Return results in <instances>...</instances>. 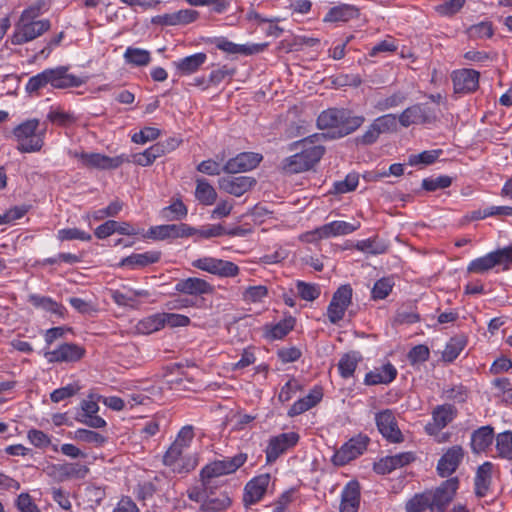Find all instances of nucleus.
<instances>
[{"label": "nucleus", "instance_id": "f257e3e1", "mask_svg": "<svg viewBox=\"0 0 512 512\" xmlns=\"http://www.w3.org/2000/svg\"><path fill=\"white\" fill-rule=\"evenodd\" d=\"M365 122L362 115H354L344 108H329L320 113L317 118L319 129H331L332 138H342L356 131Z\"/></svg>", "mask_w": 512, "mask_h": 512}, {"label": "nucleus", "instance_id": "f03ea898", "mask_svg": "<svg viewBox=\"0 0 512 512\" xmlns=\"http://www.w3.org/2000/svg\"><path fill=\"white\" fill-rule=\"evenodd\" d=\"M314 138H318V135L293 143V149L301 150L283 160L282 169L286 173L295 174L310 170L322 158L325 149L321 145H314Z\"/></svg>", "mask_w": 512, "mask_h": 512}, {"label": "nucleus", "instance_id": "7ed1b4c3", "mask_svg": "<svg viewBox=\"0 0 512 512\" xmlns=\"http://www.w3.org/2000/svg\"><path fill=\"white\" fill-rule=\"evenodd\" d=\"M40 15V7L31 6L25 9L19 21L15 25L11 42L14 45H21L32 41L51 28L48 19L36 20Z\"/></svg>", "mask_w": 512, "mask_h": 512}, {"label": "nucleus", "instance_id": "20e7f679", "mask_svg": "<svg viewBox=\"0 0 512 512\" xmlns=\"http://www.w3.org/2000/svg\"><path fill=\"white\" fill-rule=\"evenodd\" d=\"M38 119H29L13 129V136L17 141V150L21 153L38 152L44 145L45 130L39 129Z\"/></svg>", "mask_w": 512, "mask_h": 512}, {"label": "nucleus", "instance_id": "39448f33", "mask_svg": "<svg viewBox=\"0 0 512 512\" xmlns=\"http://www.w3.org/2000/svg\"><path fill=\"white\" fill-rule=\"evenodd\" d=\"M505 265L504 269H508L509 264H512V246L492 251L482 257L472 260L467 271L469 273L484 274L497 265Z\"/></svg>", "mask_w": 512, "mask_h": 512}, {"label": "nucleus", "instance_id": "423d86ee", "mask_svg": "<svg viewBox=\"0 0 512 512\" xmlns=\"http://www.w3.org/2000/svg\"><path fill=\"white\" fill-rule=\"evenodd\" d=\"M247 460V455L239 453L233 457L213 461L204 466L200 472L201 482L210 483L212 478L232 474L236 472Z\"/></svg>", "mask_w": 512, "mask_h": 512}, {"label": "nucleus", "instance_id": "0eeeda50", "mask_svg": "<svg viewBox=\"0 0 512 512\" xmlns=\"http://www.w3.org/2000/svg\"><path fill=\"white\" fill-rule=\"evenodd\" d=\"M69 155L81 161L82 165L88 168L97 169H116L123 163L129 162L125 155L109 157L100 153H85L78 151H69Z\"/></svg>", "mask_w": 512, "mask_h": 512}, {"label": "nucleus", "instance_id": "6e6552de", "mask_svg": "<svg viewBox=\"0 0 512 512\" xmlns=\"http://www.w3.org/2000/svg\"><path fill=\"white\" fill-rule=\"evenodd\" d=\"M192 266L220 277H235L239 274V267L227 260L213 257H203L192 262Z\"/></svg>", "mask_w": 512, "mask_h": 512}, {"label": "nucleus", "instance_id": "1a4fd4ad", "mask_svg": "<svg viewBox=\"0 0 512 512\" xmlns=\"http://www.w3.org/2000/svg\"><path fill=\"white\" fill-rule=\"evenodd\" d=\"M369 438L366 435L359 434L351 438L342 447L337 450L333 456V463L338 466H343L354 460L366 450Z\"/></svg>", "mask_w": 512, "mask_h": 512}, {"label": "nucleus", "instance_id": "9d476101", "mask_svg": "<svg viewBox=\"0 0 512 512\" xmlns=\"http://www.w3.org/2000/svg\"><path fill=\"white\" fill-rule=\"evenodd\" d=\"M186 447L179 443H172L164 455L163 462L176 473H188L196 466V462L191 457L184 454Z\"/></svg>", "mask_w": 512, "mask_h": 512}, {"label": "nucleus", "instance_id": "9b49d317", "mask_svg": "<svg viewBox=\"0 0 512 512\" xmlns=\"http://www.w3.org/2000/svg\"><path fill=\"white\" fill-rule=\"evenodd\" d=\"M69 66H57L45 69L48 85L55 89H67L79 87L85 83V79L69 73Z\"/></svg>", "mask_w": 512, "mask_h": 512}, {"label": "nucleus", "instance_id": "f8f14e48", "mask_svg": "<svg viewBox=\"0 0 512 512\" xmlns=\"http://www.w3.org/2000/svg\"><path fill=\"white\" fill-rule=\"evenodd\" d=\"M458 488V480L450 478L445 480L436 490H428L431 512H444L446 506L451 502Z\"/></svg>", "mask_w": 512, "mask_h": 512}, {"label": "nucleus", "instance_id": "ddd939ff", "mask_svg": "<svg viewBox=\"0 0 512 512\" xmlns=\"http://www.w3.org/2000/svg\"><path fill=\"white\" fill-rule=\"evenodd\" d=\"M196 233L193 228L185 223L165 224L153 226L148 230V237L156 240L186 238Z\"/></svg>", "mask_w": 512, "mask_h": 512}, {"label": "nucleus", "instance_id": "4468645a", "mask_svg": "<svg viewBox=\"0 0 512 512\" xmlns=\"http://www.w3.org/2000/svg\"><path fill=\"white\" fill-rule=\"evenodd\" d=\"M299 440V435L295 432L281 433L269 439L265 449L268 463H272L285 453L289 448L295 446Z\"/></svg>", "mask_w": 512, "mask_h": 512}, {"label": "nucleus", "instance_id": "2eb2a0df", "mask_svg": "<svg viewBox=\"0 0 512 512\" xmlns=\"http://www.w3.org/2000/svg\"><path fill=\"white\" fill-rule=\"evenodd\" d=\"M375 421L379 432L384 438L393 443L402 441V433L398 428L394 413L389 410H383L376 414Z\"/></svg>", "mask_w": 512, "mask_h": 512}, {"label": "nucleus", "instance_id": "dca6fc26", "mask_svg": "<svg viewBox=\"0 0 512 512\" xmlns=\"http://www.w3.org/2000/svg\"><path fill=\"white\" fill-rule=\"evenodd\" d=\"M457 415L456 408L451 404L438 405L432 411V422L425 426L429 435H436L440 430L451 423Z\"/></svg>", "mask_w": 512, "mask_h": 512}, {"label": "nucleus", "instance_id": "f3484780", "mask_svg": "<svg viewBox=\"0 0 512 512\" xmlns=\"http://www.w3.org/2000/svg\"><path fill=\"white\" fill-rule=\"evenodd\" d=\"M261 160L262 155L258 153L243 152L229 159L223 166V171L229 174L249 171L256 168Z\"/></svg>", "mask_w": 512, "mask_h": 512}, {"label": "nucleus", "instance_id": "a211bd4d", "mask_svg": "<svg viewBox=\"0 0 512 512\" xmlns=\"http://www.w3.org/2000/svg\"><path fill=\"white\" fill-rule=\"evenodd\" d=\"M479 72L473 69H460L452 73L455 93H471L479 86Z\"/></svg>", "mask_w": 512, "mask_h": 512}, {"label": "nucleus", "instance_id": "6ab92c4d", "mask_svg": "<svg viewBox=\"0 0 512 512\" xmlns=\"http://www.w3.org/2000/svg\"><path fill=\"white\" fill-rule=\"evenodd\" d=\"M175 291L191 296H201L205 294H212L214 292V287L202 278L188 277L176 282Z\"/></svg>", "mask_w": 512, "mask_h": 512}, {"label": "nucleus", "instance_id": "aec40b11", "mask_svg": "<svg viewBox=\"0 0 512 512\" xmlns=\"http://www.w3.org/2000/svg\"><path fill=\"white\" fill-rule=\"evenodd\" d=\"M269 474H261L250 480L244 489L243 501L245 505H252L258 502L265 494L270 483Z\"/></svg>", "mask_w": 512, "mask_h": 512}, {"label": "nucleus", "instance_id": "412c9836", "mask_svg": "<svg viewBox=\"0 0 512 512\" xmlns=\"http://www.w3.org/2000/svg\"><path fill=\"white\" fill-rule=\"evenodd\" d=\"M464 457V450L461 446L455 445L449 448L440 458L437 464V471L441 477L450 476L458 468Z\"/></svg>", "mask_w": 512, "mask_h": 512}, {"label": "nucleus", "instance_id": "4be33fe9", "mask_svg": "<svg viewBox=\"0 0 512 512\" xmlns=\"http://www.w3.org/2000/svg\"><path fill=\"white\" fill-rule=\"evenodd\" d=\"M85 350L73 343H65L57 349L45 353V357L49 362H75L80 360Z\"/></svg>", "mask_w": 512, "mask_h": 512}, {"label": "nucleus", "instance_id": "5701e85b", "mask_svg": "<svg viewBox=\"0 0 512 512\" xmlns=\"http://www.w3.org/2000/svg\"><path fill=\"white\" fill-rule=\"evenodd\" d=\"M414 460L415 455L412 452H403L393 456H387L374 464V471L381 475L388 474L397 468L410 464Z\"/></svg>", "mask_w": 512, "mask_h": 512}, {"label": "nucleus", "instance_id": "b1692460", "mask_svg": "<svg viewBox=\"0 0 512 512\" xmlns=\"http://www.w3.org/2000/svg\"><path fill=\"white\" fill-rule=\"evenodd\" d=\"M219 184L225 192L239 197L249 191L256 184V180L248 176L225 177Z\"/></svg>", "mask_w": 512, "mask_h": 512}, {"label": "nucleus", "instance_id": "393cba45", "mask_svg": "<svg viewBox=\"0 0 512 512\" xmlns=\"http://www.w3.org/2000/svg\"><path fill=\"white\" fill-rule=\"evenodd\" d=\"M360 227V222L349 223L346 221H332L316 230L320 238H329L332 236H342L356 231Z\"/></svg>", "mask_w": 512, "mask_h": 512}, {"label": "nucleus", "instance_id": "a878e982", "mask_svg": "<svg viewBox=\"0 0 512 512\" xmlns=\"http://www.w3.org/2000/svg\"><path fill=\"white\" fill-rule=\"evenodd\" d=\"M360 503V487L358 482L350 481L341 494L340 512H357Z\"/></svg>", "mask_w": 512, "mask_h": 512}, {"label": "nucleus", "instance_id": "bb28decb", "mask_svg": "<svg viewBox=\"0 0 512 512\" xmlns=\"http://www.w3.org/2000/svg\"><path fill=\"white\" fill-rule=\"evenodd\" d=\"M399 122L403 127H409L413 124L430 123L431 117L424 107L416 104L408 107L399 115Z\"/></svg>", "mask_w": 512, "mask_h": 512}, {"label": "nucleus", "instance_id": "cd10ccee", "mask_svg": "<svg viewBox=\"0 0 512 512\" xmlns=\"http://www.w3.org/2000/svg\"><path fill=\"white\" fill-rule=\"evenodd\" d=\"M320 387H315L307 396L296 401L288 410V416L295 417L316 406L322 399Z\"/></svg>", "mask_w": 512, "mask_h": 512}, {"label": "nucleus", "instance_id": "c85d7f7f", "mask_svg": "<svg viewBox=\"0 0 512 512\" xmlns=\"http://www.w3.org/2000/svg\"><path fill=\"white\" fill-rule=\"evenodd\" d=\"M161 253L158 251H147L135 253L121 260L119 266L130 267L131 269L143 268L159 261Z\"/></svg>", "mask_w": 512, "mask_h": 512}, {"label": "nucleus", "instance_id": "c756f323", "mask_svg": "<svg viewBox=\"0 0 512 512\" xmlns=\"http://www.w3.org/2000/svg\"><path fill=\"white\" fill-rule=\"evenodd\" d=\"M396 375V368L392 364L387 363L382 367L367 373L365 376V383L367 385L389 384L396 378Z\"/></svg>", "mask_w": 512, "mask_h": 512}, {"label": "nucleus", "instance_id": "7c9ffc66", "mask_svg": "<svg viewBox=\"0 0 512 512\" xmlns=\"http://www.w3.org/2000/svg\"><path fill=\"white\" fill-rule=\"evenodd\" d=\"M231 505V499L226 492L216 494L210 489L204 504L200 505L201 512H222Z\"/></svg>", "mask_w": 512, "mask_h": 512}, {"label": "nucleus", "instance_id": "2f4dec72", "mask_svg": "<svg viewBox=\"0 0 512 512\" xmlns=\"http://www.w3.org/2000/svg\"><path fill=\"white\" fill-rule=\"evenodd\" d=\"M494 430L491 426H482L471 435V448L475 453L484 452L493 442Z\"/></svg>", "mask_w": 512, "mask_h": 512}, {"label": "nucleus", "instance_id": "473e14b6", "mask_svg": "<svg viewBox=\"0 0 512 512\" xmlns=\"http://www.w3.org/2000/svg\"><path fill=\"white\" fill-rule=\"evenodd\" d=\"M207 60L205 53H196L173 62L175 68L184 75L195 73Z\"/></svg>", "mask_w": 512, "mask_h": 512}, {"label": "nucleus", "instance_id": "72a5a7b5", "mask_svg": "<svg viewBox=\"0 0 512 512\" xmlns=\"http://www.w3.org/2000/svg\"><path fill=\"white\" fill-rule=\"evenodd\" d=\"M358 16V9L355 6L342 4L332 7L324 17L325 22H347Z\"/></svg>", "mask_w": 512, "mask_h": 512}, {"label": "nucleus", "instance_id": "f704fd0d", "mask_svg": "<svg viewBox=\"0 0 512 512\" xmlns=\"http://www.w3.org/2000/svg\"><path fill=\"white\" fill-rule=\"evenodd\" d=\"M492 468V463L485 462L477 469L475 477V493L478 497L485 496L489 489L491 483Z\"/></svg>", "mask_w": 512, "mask_h": 512}, {"label": "nucleus", "instance_id": "c9c22d12", "mask_svg": "<svg viewBox=\"0 0 512 512\" xmlns=\"http://www.w3.org/2000/svg\"><path fill=\"white\" fill-rule=\"evenodd\" d=\"M28 301L36 308L43 309L58 316H63L65 308L50 297L31 294L29 295Z\"/></svg>", "mask_w": 512, "mask_h": 512}, {"label": "nucleus", "instance_id": "e433bc0d", "mask_svg": "<svg viewBox=\"0 0 512 512\" xmlns=\"http://www.w3.org/2000/svg\"><path fill=\"white\" fill-rule=\"evenodd\" d=\"M196 199L204 205H211L217 198V193L209 182L202 178L197 180V186L195 190Z\"/></svg>", "mask_w": 512, "mask_h": 512}, {"label": "nucleus", "instance_id": "4c0bfd02", "mask_svg": "<svg viewBox=\"0 0 512 512\" xmlns=\"http://www.w3.org/2000/svg\"><path fill=\"white\" fill-rule=\"evenodd\" d=\"M466 343V338L462 335L452 337L446 344L445 349L442 353L443 360L447 362L454 361L463 351V349L466 346Z\"/></svg>", "mask_w": 512, "mask_h": 512}, {"label": "nucleus", "instance_id": "58836bf2", "mask_svg": "<svg viewBox=\"0 0 512 512\" xmlns=\"http://www.w3.org/2000/svg\"><path fill=\"white\" fill-rule=\"evenodd\" d=\"M124 59L126 63L134 66H147L151 62V54L142 48L128 47Z\"/></svg>", "mask_w": 512, "mask_h": 512}, {"label": "nucleus", "instance_id": "ea45409f", "mask_svg": "<svg viewBox=\"0 0 512 512\" xmlns=\"http://www.w3.org/2000/svg\"><path fill=\"white\" fill-rule=\"evenodd\" d=\"M214 43H215V46L219 50H222L229 54L250 55V54H253L254 52L259 51V49L256 47L251 48V47H248L245 45H238V44H235V43L227 40L226 38H217V39H215Z\"/></svg>", "mask_w": 512, "mask_h": 512}, {"label": "nucleus", "instance_id": "a19ab883", "mask_svg": "<svg viewBox=\"0 0 512 512\" xmlns=\"http://www.w3.org/2000/svg\"><path fill=\"white\" fill-rule=\"evenodd\" d=\"M294 323L295 320L290 317L271 327H266L265 336L271 340L282 339L293 329Z\"/></svg>", "mask_w": 512, "mask_h": 512}, {"label": "nucleus", "instance_id": "79ce46f5", "mask_svg": "<svg viewBox=\"0 0 512 512\" xmlns=\"http://www.w3.org/2000/svg\"><path fill=\"white\" fill-rule=\"evenodd\" d=\"M163 156V148L161 145L157 143L150 146L142 153H137L133 156L134 163L140 166H149L151 165L157 158Z\"/></svg>", "mask_w": 512, "mask_h": 512}, {"label": "nucleus", "instance_id": "37998d69", "mask_svg": "<svg viewBox=\"0 0 512 512\" xmlns=\"http://www.w3.org/2000/svg\"><path fill=\"white\" fill-rule=\"evenodd\" d=\"M188 214V209L184 203L177 199L169 206L165 207L161 211V215L167 221H177L184 219Z\"/></svg>", "mask_w": 512, "mask_h": 512}, {"label": "nucleus", "instance_id": "c03bdc74", "mask_svg": "<svg viewBox=\"0 0 512 512\" xmlns=\"http://www.w3.org/2000/svg\"><path fill=\"white\" fill-rule=\"evenodd\" d=\"M164 327L162 313H156L139 321L136 329L142 334H151Z\"/></svg>", "mask_w": 512, "mask_h": 512}, {"label": "nucleus", "instance_id": "a18cd8bd", "mask_svg": "<svg viewBox=\"0 0 512 512\" xmlns=\"http://www.w3.org/2000/svg\"><path fill=\"white\" fill-rule=\"evenodd\" d=\"M496 450L501 458L512 460V432L505 431L496 436Z\"/></svg>", "mask_w": 512, "mask_h": 512}, {"label": "nucleus", "instance_id": "49530a36", "mask_svg": "<svg viewBox=\"0 0 512 512\" xmlns=\"http://www.w3.org/2000/svg\"><path fill=\"white\" fill-rule=\"evenodd\" d=\"M394 285L395 282L393 277H384L377 280L371 291L372 298L374 300L385 299L392 291Z\"/></svg>", "mask_w": 512, "mask_h": 512}, {"label": "nucleus", "instance_id": "de8ad7c7", "mask_svg": "<svg viewBox=\"0 0 512 512\" xmlns=\"http://www.w3.org/2000/svg\"><path fill=\"white\" fill-rule=\"evenodd\" d=\"M358 360L359 357L355 352L347 353L342 356L338 363V369L343 378H349L353 375L357 367Z\"/></svg>", "mask_w": 512, "mask_h": 512}, {"label": "nucleus", "instance_id": "09e8293b", "mask_svg": "<svg viewBox=\"0 0 512 512\" xmlns=\"http://www.w3.org/2000/svg\"><path fill=\"white\" fill-rule=\"evenodd\" d=\"M428 491L414 495L407 503L406 510L408 512H422L426 509L431 510V502Z\"/></svg>", "mask_w": 512, "mask_h": 512}, {"label": "nucleus", "instance_id": "8fccbe9b", "mask_svg": "<svg viewBox=\"0 0 512 512\" xmlns=\"http://www.w3.org/2000/svg\"><path fill=\"white\" fill-rule=\"evenodd\" d=\"M296 289L300 298L306 301H314L321 293L320 287L317 284H310L304 281H297Z\"/></svg>", "mask_w": 512, "mask_h": 512}, {"label": "nucleus", "instance_id": "3c124183", "mask_svg": "<svg viewBox=\"0 0 512 512\" xmlns=\"http://www.w3.org/2000/svg\"><path fill=\"white\" fill-rule=\"evenodd\" d=\"M74 438L78 441L94 444L96 446H101L105 441V437L98 432L79 428L74 433Z\"/></svg>", "mask_w": 512, "mask_h": 512}, {"label": "nucleus", "instance_id": "603ef678", "mask_svg": "<svg viewBox=\"0 0 512 512\" xmlns=\"http://www.w3.org/2000/svg\"><path fill=\"white\" fill-rule=\"evenodd\" d=\"M405 99L406 94L398 91L384 99L379 100L375 107L379 111H385L391 108L398 107L405 101Z\"/></svg>", "mask_w": 512, "mask_h": 512}, {"label": "nucleus", "instance_id": "864d4df0", "mask_svg": "<svg viewBox=\"0 0 512 512\" xmlns=\"http://www.w3.org/2000/svg\"><path fill=\"white\" fill-rule=\"evenodd\" d=\"M45 70L32 76L26 83L25 90L30 95H37L39 91L48 85Z\"/></svg>", "mask_w": 512, "mask_h": 512}, {"label": "nucleus", "instance_id": "5fc2aeb1", "mask_svg": "<svg viewBox=\"0 0 512 512\" xmlns=\"http://www.w3.org/2000/svg\"><path fill=\"white\" fill-rule=\"evenodd\" d=\"M358 182L359 175L357 173H350L344 180L336 181L334 183V190L339 194L348 193L356 189Z\"/></svg>", "mask_w": 512, "mask_h": 512}, {"label": "nucleus", "instance_id": "6e6d98bb", "mask_svg": "<svg viewBox=\"0 0 512 512\" xmlns=\"http://www.w3.org/2000/svg\"><path fill=\"white\" fill-rule=\"evenodd\" d=\"M380 134L396 131L397 118L394 114H386L373 121Z\"/></svg>", "mask_w": 512, "mask_h": 512}, {"label": "nucleus", "instance_id": "4d7b16f0", "mask_svg": "<svg viewBox=\"0 0 512 512\" xmlns=\"http://www.w3.org/2000/svg\"><path fill=\"white\" fill-rule=\"evenodd\" d=\"M356 248L359 251L373 255L382 254L386 251V245L381 242H378L375 239H365L358 241L356 244Z\"/></svg>", "mask_w": 512, "mask_h": 512}, {"label": "nucleus", "instance_id": "13d9d810", "mask_svg": "<svg viewBox=\"0 0 512 512\" xmlns=\"http://www.w3.org/2000/svg\"><path fill=\"white\" fill-rule=\"evenodd\" d=\"M91 235L78 228H65L58 231V239L61 241L81 240L90 241Z\"/></svg>", "mask_w": 512, "mask_h": 512}, {"label": "nucleus", "instance_id": "bf43d9fd", "mask_svg": "<svg viewBox=\"0 0 512 512\" xmlns=\"http://www.w3.org/2000/svg\"><path fill=\"white\" fill-rule=\"evenodd\" d=\"M465 4V0H448L437 5L435 10L442 16H453L459 12Z\"/></svg>", "mask_w": 512, "mask_h": 512}, {"label": "nucleus", "instance_id": "052dcab7", "mask_svg": "<svg viewBox=\"0 0 512 512\" xmlns=\"http://www.w3.org/2000/svg\"><path fill=\"white\" fill-rule=\"evenodd\" d=\"M211 489L210 483L201 482V486H194L187 490V496L191 501L204 504L207 495Z\"/></svg>", "mask_w": 512, "mask_h": 512}, {"label": "nucleus", "instance_id": "680f3d73", "mask_svg": "<svg viewBox=\"0 0 512 512\" xmlns=\"http://www.w3.org/2000/svg\"><path fill=\"white\" fill-rule=\"evenodd\" d=\"M452 179L449 176L443 175L437 178H426L422 181V188L426 191H435L437 189H444L451 185Z\"/></svg>", "mask_w": 512, "mask_h": 512}, {"label": "nucleus", "instance_id": "e2e57ef3", "mask_svg": "<svg viewBox=\"0 0 512 512\" xmlns=\"http://www.w3.org/2000/svg\"><path fill=\"white\" fill-rule=\"evenodd\" d=\"M80 387L77 384H68L65 387L58 388L50 394V399L54 403H58L62 400L74 396Z\"/></svg>", "mask_w": 512, "mask_h": 512}, {"label": "nucleus", "instance_id": "0e129e2a", "mask_svg": "<svg viewBox=\"0 0 512 512\" xmlns=\"http://www.w3.org/2000/svg\"><path fill=\"white\" fill-rule=\"evenodd\" d=\"M173 16V21L176 25H186L195 21L199 15L196 10L192 9H183L176 12L171 13Z\"/></svg>", "mask_w": 512, "mask_h": 512}, {"label": "nucleus", "instance_id": "69168bd1", "mask_svg": "<svg viewBox=\"0 0 512 512\" xmlns=\"http://www.w3.org/2000/svg\"><path fill=\"white\" fill-rule=\"evenodd\" d=\"M162 319L164 327L167 325L169 327H184L190 324V318L175 313H162Z\"/></svg>", "mask_w": 512, "mask_h": 512}, {"label": "nucleus", "instance_id": "338daca9", "mask_svg": "<svg viewBox=\"0 0 512 512\" xmlns=\"http://www.w3.org/2000/svg\"><path fill=\"white\" fill-rule=\"evenodd\" d=\"M160 135V130L155 127H145L132 136V141L137 144L155 140Z\"/></svg>", "mask_w": 512, "mask_h": 512}, {"label": "nucleus", "instance_id": "774afa93", "mask_svg": "<svg viewBox=\"0 0 512 512\" xmlns=\"http://www.w3.org/2000/svg\"><path fill=\"white\" fill-rule=\"evenodd\" d=\"M16 506L20 512H41L28 493H21L18 496Z\"/></svg>", "mask_w": 512, "mask_h": 512}]
</instances>
